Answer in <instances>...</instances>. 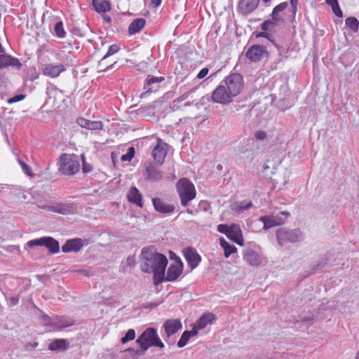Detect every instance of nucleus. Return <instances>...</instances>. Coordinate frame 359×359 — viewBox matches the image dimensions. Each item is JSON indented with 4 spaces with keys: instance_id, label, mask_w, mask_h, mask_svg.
Here are the masks:
<instances>
[{
    "instance_id": "f8f14e48",
    "label": "nucleus",
    "mask_w": 359,
    "mask_h": 359,
    "mask_svg": "<svg viewBox=\"0 0 359 359\" xmlns=\"http://www.w3.org/2000/svg\"><path fill=\"white\" fill-rule=\"evenodd\" d=\"M183 264L180 259L174 260L168 266L166 274H165L163 280L174 281L182 273Z\"/></svg>"
},
{
    "instance_id": "72a5a7b5",
    "label": "nucleus",
    "mask_w": 359,
    "mask_h": 359,
    "mask_svg": "<svg viewBox=\"0 0 359 359\" xmlns=\"http://www.w3.org/2000/svg\"><path fill=\"white\" fill-rule=\"evenodd\" d=\"M346 27L351 32H357L359 29V21L355 17H348L345 20Z\"/></svg>"
},
{
    "instance_id": "79ce46f5",
    "label": "nucleus",
    "mask_w": 359,
    "mask_h": 359,
    "mask_svg": "<svg viewBox=\"0 0 359 359\" xmlns=\"http://www.w3.org/2000/svg\"><path fill=\"white\" fill-rule=\"evenodd\" d=\"M135 155V149L133 147H129L127 153L122 155L121 159L123 162L130 161Z\"/></svg>"
},
{
    "instance_id": "ddd939ff",
    "label": "nucleus",
    "mask_w": 359,
    "mask_h": 359,
    "mask_svg": "<svg viewBox=\"0 0 359 359\" xmlns=\"http://www.w3.org/2000/svg\"><path fill=\"white\" fill-rule=\"evenodd\" d=\"M268 52L265 47L261 45H253L246 51L245 55L252 62H257L266 57Z\"/></svg>"
},
{
    "instance_id": "58836bf2",
    "label": "nucleus",
    "mask_w": 359,
    "mask_h": 359,
    "mask_svg": "<svg viewBox=\"0 0 359 359\" xmlns=\"http://www.w3.org/2000/svg\"><path fill=\"white\" fill-rule=\"evenodd\" d=\"M54 32L55 35L60 39L65 38L66 36V32L63 27V23L62 21L57 22L54 27Z\"/></svg>"
},
{
    "instance_id": "ea45409f",
    "label": "nucleus",
    "mask_w": 359,
    "mask_h": 359,
    "mask_svg": "<svg viewBox=\"0 0 359 359\" xmlns=\"http://www.w3.org/2000/svg\"><path fill=\"white\" fill-rule=\"evenodd\" d=\"M189 334V332H188L187 330L184 331L182 333L180 340L177 342V346L179 348L184 347L187 344V343L190 339Z\"/></svg>"
},
{
    "instance_id": "603ef678",
    "label": "nucleus",
    "mask_w": 359,
    "mask_h": 359,
    "mask_svg": "<svg viewBox=\"0 0 359 359\" xmlns=\"http://www.w3.org/2000/svg\"><path fill=\"white\" fill-rule=\"evenodd\" d=\"M298 2L299 0H290V4L292 6V12L294 15H295L297 11Z\"/></svg>"
},
{
    "instance_id": "5701e85b",
    "label": "nucleus",
    "mask_w": 359,
    "mask_h": 359,
    "mask_svg": "<svg viewBox=\"0 0 359 359\" xmlns=\"http://www.w3.org/2000/svg\"><path fill=\"white\" fill-rule=\"evenodd\" d=\"M77 123L81 127L90 130H102L103 128V123L102 121H90L82 117L77 119Z\"/></svg>"
},
{
    "instance_id": "20e7f679",
    "label": "nucleus",
    "mask_w": 359,
    "mask_h": 359,
    "mask_svg": "<svg viewBox=\"0 0 359 359\" xmlns=\"http://www.w3.org/2000/svg\"><path fill=\"white\" fill-rule=\"evenodd\" d=\"M59 171L65 175H74L80 170L78 156L75 154H62L58 161Z\"/></svg>"
},
{
    "instance_id": "f3484780",
    "label": "nucleus",
    "mask_w": 359,
    "mask_h": 359,
    "mask_svg": "<svg viewBox=\"0 0 359 359\" xmlns=\"http://www.w3.org/2000/svg\"><path fill=\"white\" fill-rule=\"evenodd\" d=\"M227 238L238 244L243 246L244 245V239L243 237L242 231L238 224H232L229 229Z\"/></svg>"
},
{
    "instance_id": "2eb2a0df",
    "label": "nucleus",
    "mask_w": 359,
    "mask_h": 359,
    "mask_svg": "<svg viewBox=\"0 0 359 359\" xmlns=\"http://www.w3.org/2000/svg\"><path fill=\"white\" fill-rule=\"evenodd\" d=\"M66 70L65 65L62 63H48L42 67V72L45 76L56 78Z\"/></svg>"
},
{
    "instance_id": "6e6552de",
    "label": "nucleus",
    "mask_w": 359,
    "mask_h": 359,
    "mask_svg": "<svg viewBox=\"0 0 359 359\" xmlns=\"http://www.w3.org/2000/svg\"><path fill=\"white\" fill-rule=\"evenodd\" d=\"M182 328V324L180 319H168L165 320L162 326L165 335L163 334V339L169 345L173 342L170 341V337Z\"/></svg>"
},
{
    "instance_id": "c03bdc74",
    "label": "nucleus",
    "mask_w": 359,
    "mask_h": 359,
    "mask_svg": "<svg viewBox=\"0 0 359 359\" xmlns=\"http://www.w3.org/2000/svg\"><path fill=\"white\" fill-rule=\"evenodd\" d=\"M18 161L19 164L21 165V168L23 170V172L28 176H32L33 174L31 172L30 168L28 166L27 164H26L24 161L20 160V158L18 159Z\"/></svg>"
},
{
    "instance_id": "37998d69",
    "label": "nucleus",
    "mask_w": 359,
    "mask_h": 359,
    "mask_svg": "<svg viewBox=\"0 0 359 359\" xmlns=\"http://www.w3.org/2000/svg\"><path fill=\"white\" fill-rule=\"evenodd\" d=\"M275 22L270 20H265L261 25L262 29L264 32L272 30L276 25Z\"/></svg>"
},
{
    "instance_id": "f704fd0d",
    "label": "nucleus",
    "mask_w": 359,
    "mask_h": 359,
    "mask_svg": "<svg viewBox=\"0 0 359 359\" xmlns=\"http://www.w3.org/2000/svg\"><path fill=\"white\" fill-rule=\"evenodd\" d=\"M325 2L332 7L333 13L339 18H341L343 13L339 8L338 0H325Z\"/></svg>"
},
{
    "instance_id": "b1692460",
    "label": "nucleus",
    "mask_w": 359,
    "mask_h": 359,
    "mask_svg": "<svg viewBox=\"0 0 359 359\" xmlns=\"http://www.w3.org/2000/svg\"><path fill=\"white\" fill-rule=\"evenodd\" d=\"M127 198L130 203L135 204L140 208H142V196L140 191L135 187H132L130 189L129 192L127 194Z\"/></svg>"
},
{
    "instance_id": "cd10ccee",
    "label": "nucleus",
    "mask_w": 359,
    "mask_h": 359,
    "mask_svg": "<svg viewBox=\"0 0 359 359\" xmlns=\"http://www.w3.org/2000/svg\"><path fill=\"white\" fill-rule=\"evenodd\" d=\"M147 178L151 181L157 182L163 179V174L154 166L149 165L146 168Z\"/></svg>"
},
{
    "instance_id": "a211bd4d",
    "label": "nucleus",
    "mask_w": 359,
    "mask_h": 359,
    "mask_svg": "<svg viewBox=\"0 0 359 359\" xmlns=\"http://www.w3.org/2000/svg\"><path fill=\"white\" fill-rule=\"evenodd\" d=\"M152 204L156 211L162 214H170L174 212L175 206L164 202L161 198H152Z\"/></svg>"
},
{
    "instance_id": "a878e982",
    "label": "nucleus",
    "mask_w": 359,
    "mask_h": 359,
    "mask_svg": "<svg viewBox=\"0 0 359 359\" xmlns=\"http://www.w3.org/2000/svg\"><path fill=\"white\" fill-rule=\"evenodd\" d=\"M260 221L264 224V229L265 230L283 223V221L280 217L273 215L263 216L260 217Z\"/></svg>"
},
{
    "instance_id": "c85d7f7f",
    "label": "nucleus",
    "mask_w": 359,
    "mask_h": 359,
    "mask_svg": "<svg viewBox=\"0 0 359 359\" xmlns=\"http://www.w3.org/2000/svg\"><path fill=\"white\" fill-rule=\"evenodd\" d=\"M92 4L95 11L99 13H105L111 10V4L106 0H93Z\"/></svg>"
},
{
    "instance_id": "a18cd8bd",
    "label": "nucleus",
    "mask_w": 359,
    "mask_h": 359,
    "mask_svg": "<svg viewBox=\"0 0 359 359\" xmlns=\"http://www.w3.org/2000/svg\"><path fill=\"white\" fill-rule=\"evenodd\" d=\"M231 225L229 226L227 224H221L217 226V231L221 233L225 234L226 236H228V233H229Z\"/></svg>"
},
{
    "instance_id": "5fc2aeb1",
    "label": "nucleus",
    "mask_w": 359,
    "mask_h": 359,
    "mask_svg": "<svg viewBox=\"0 0 359 359\" xmlns=\"http://www.w3.org/2000/svg\"><path fill=\"white\" fill-rule=\"evenodd\" d=\"M271 18L272 20L271 21L275 22L276 24H278V22L283 20V19L278 15V13H274L273 10L271 13Z\"/></svg>"
},
{
    "instance_id": "1a4fd4ad",
    "label": "nucleus",
    "mask_w": 359,
    "mask_h": 359,
    "mask_svg": "<svg viewBox=\"0 0 359 359\" xmlns=\"http://www.w3.org/2000/svg\"><path fill=\"white\" fill-rule=\"evenodd\" d=\"M47 98L45 104H50L51 107H56L57 104L64 101V95L60 89L52 83H48L46 88Z\"/></svg>"
},
{
    "instance_id": "393cba45",
    "label": "nucleus",
    "mask_w": 359,
    "mask_h": 359,
    "mask_svg": "<svg viewBox=\"0 0 359 359\" xmlns=\"http://www.w3.org/2000/svg\"><path fill=\"white\" fill-rule=\"evenodd\" d=\"M163 79H164L163 77H156V76H151L150 78H147L145 81V84H144L145 91H144L143 93H141L140 97L141 98L147 97L154 91L153 87L151 86L155 83H159Z\"/></svg>"
},
{
    "instance_id": "473e14b6",
    "label": "nucleus",
    "mask_w": 359,
    "mask_h": 359,
    "mask_svg": "<svg viewBox=\"0 0 359 359\" xmlns=\"http://www.w3.org/2000/svg\"><path fill=\"white\" fill-rule=\"evenodd\" d=\"M219 243L224 251V257L226 258L237 250L236 246L230 245L224 238H220Z\"/></svg>"
},
{
    "instance_id": "4d7b16f0",
    "label": "nucleus",
    "mask_w": 359,
    "mask_h": 359,
    "mask_svg": "<svg viewBox=\"0 0 359 359\" xmlns=\"http://www.w3.org/2000/svg\"><path fill=\"white\" fill-rule=\"evenodd\" d=\"M199 330H198V326L196 324H194L191 330L188 331V332H189V336L190 337V338L191 337H194V336L197 335Z\"/></svg>"
},
{
    "instance_id": "052dcab7",
    "label": "nucleus",
    "mask_w": 359,
    "mask_h": 359,
    "mask_svg": "<svg viewBox=\"0 0 359 359\" xmlns=\"http://www.w3.org/2000/svg\"><path fill=\"white\" fill-rule=\"evenodd\" d=\"M186 212L188 214H189V215H197L199 212V210L198 208H196L195 210H193V209H191V208H187Z\"/></svg>"
},
{
    "instance_id": "8fccbe9b",
    "label": "nucleus",
    "mask_w": 359,
    "mask_h": 359,
    "mask_svg": "<svg viewBox=\"0 0 359 359\" xmlns=\"http://www.w3.org/2000/svg\"><path fill=\"white\" fill-rule=\"evenodd\" d=\"M255 137L257 140H264L266 138V133L264 131L259 130L255 133Z\"/></svg>"
},
{
    "instance_id": "864d4df0",
    "label": "nucleus",
    "mask_w": 359,
    "mask_h": 359,
    "mask_svg": "<svg viewBox=\"0 0 359 359\" xmlns=\"http://www.w3.org/2000/svg\"><path fill=\"white\" fill-rule=\"evenodd\" d=\"M312 320H313V318L311 316H309L308 318H306V317L305 318H302L298 320L297 321L303 323H305L306 326L309 327V326H310L311 325Z\"/></svg>"
},
{
    "instance_id": "e433bc0d",
    "label": "nucleus",
    "mask_w": 359,
    "mask_h": 359,
    "mask_svg": "<svg viewBox=\"0 0 359 359\" xmlns=\"http://www.w3.org/2000/svg\"><path fill=\"white\" fill-rule=\"evenodd\" d=\"M240 154H241V158L243 160H245L248 162L252 161V160L254 158L255 154L252 149H245L243 147H240L239 149Z\"/></svg>"
},
{
    "instance_id": "774afa93",
    "label": "nucleus",
    "mask_w": 359,
    "mask_h": 359,
    "mask_svg": "<svg viewBox=\"0 0 359 359\" xmlns=\"http://www.w3.org/2000/svg\"><path fill=\"white\" fill-rule=\"evenodd\" d=\"M355 359H359V351H358V353H356Z\"/></svg>"
},
{
    "instance_id": "0e129e2a",
    "label": "nucleus",
    "mask_w": 359,
    "mask_h": 359,
    "mask_svg": "<svg viewBox=\"0 0 359 359\" xmlns=\"http://www.w3.org/2000/svg\"><path fill=\"white\" fill-rule=\"evenodd\" d=\"M126 351L127 352H130V353H137V351H136L134 348H128L126 350Z\"/></svg>"
},
{
    "instance_id": "69168bd1",
    "label": "nucleus",
    "mask_w": 359,
    "mask_h": 359,
    "mask_svg": "<svg viewBox=\"0 0 359 359\" xmlns=\"http://www.w3.org/2000/svg\"><path fill=\"white\" fill-rule=\"evenodd\" d=\"M104 20L108 23H110L111 22V18L108 15L104 16Z\"/></svg>"
},
{
    "instance_id": "13d9d810",
    "label": "nucleus",
    "mask_w": 359,
    "mask_h": 359,
    "mask_svg": "<svg viewBox=\"0 0 359 359\" xmlns=\"http://www.w3.org/2000/svg\"><path fill=\"white\" fill-rule=\"evenodd\" d=\"M135 264V257L134 256H129L126 260V264L129 266H133Z\"/></svg>"
},
{
    "instance_id": "338daca9",
    "label": "nucleus",
    "mask_w": 359,
    "mask_h": 359,
    "mask_svg": "<svg viewBox=\"0 0 359 359\" xmlns=\"http://www.w3.org/2000/svg\"><path fill=\"white\" fill-rule=\"evenodd\" d=\"M38 78H39V74L36 72H35L34 74H33L32 76V80L36 79Z\"/></svg>"
},
{
    "instance_id": "423d86ee",
    "label": "nucleus",
    "mask_w": 359,
    "mask_h": 359,
    "mask_svg": "<svg viewBox=\"0 0 359 359\" xmlns=\"http://www.w3.org/2000/svg\"><path fill=\"white\" fill-rule=\"evenodd\" d=\"M276 238L279 245H284L287 243H296L303 239V233L299 229L287 230L280 229L276 232Z\"/></svg>"
},
{
    "instance_id": "6e6d98bb",
    "label": "nucleus",
    "mask_w": 359,
    "mask_h": 359,
    "mask_svg": "<svg viewBox=\"0 0 359 359\" xmlns=\"http://www.w3.org/2000/svg\"><path fill=\"white\" fill-rule=\"evenodd\" d=\"M82 170L84 173H88L93 170V167L90 164L83 162Z\"/></svg>"
},
{
    "instance_id": "2f4dec72",
    "label": "nucleus",
    "mask_w": 359,
    "mask_h": 359,
    "mask_svg": "<svg viewBox=\"0 0 359 359\" xmlns=\"http://www.w3.org/2000/svg\"><path fill=\"white\" fill-rule=\"evenodd\" d=\"M67 343L64 339H54L48 344V349L50 351H65L67 348Z\"/></svg>"
},
{
    "instance_id": "39448f33",
    "label": "nucleus",
    "mask_w": 359,
    "mask_h": 359,
    "mask_svg": "<svg viewBox=\"0 0 359 359\" xmlns=\"http://www.w3.org/2000/svg\"><path fill=\"white\" fill-rule=\"evenodd\" d=\"M244 261L252 266H259L266 262L261 248L257 245L248 247L243 252Z\"/></svg>"
},
{
    "instance_id": "4be33fe9",
    "label": "nucleus",
    "mask_w": 359,
    "mask_h": 359,
    "mask_svg": "<svg viewBox=\"0 0 359 359\" xmlns=\"http://www.w3.org/2000/svg\"><path fill=\"white\" fill-rule=\"evenodd\" d=\"M185 259L191 269L196 268L200 263L201 256L194 249H187L184 251Z\"/></svg>"
},
{
    "instance_id": "680f3d73",
    "label": "nucleus",
    "mask_w": 359,
    "mask_h": 359,
    "mask_svg": "<svg viewBox=\"0 0 359 359\" xmlns=\"http://www.w3.org/2000/svg\"><path fill=\"white\" fill-rule=\"evenodd\" d=\"M151 4L153 7L156 8L161 4V0H151Z\"/></svg>"
},
{
    "instance_id": "4c0bfd02",
    "label": "nucleus",
    "mask_w": 359,
    "mask_h": 359,
    "mask_svg": "<svg viewBox=\"0 0 359 359\" xmlns=\"http://www.w3.org/2000/svg\"><path fill=\"white\" fill-rule=\"evenodd\" d=\"M120 50V47L117 44H112L111 46H109V48H108V50L107 52V53L103 56V57L102 58V60L100 61L99 62V66H101L102 65V62L107 59V57H109V56L118 53Z\"/></svg>"
},
{
    "instance_id": "9b49d317",
    "label": "nucleus",
    "mask_w": 359,
    "mask_h": 359,
    "mask_svg": "<svg viewBox=\"0 0 359 359\" xmlns=\"http://www.w3.org/2000/svg\"><path fill=\"white\" fill-rule=\"evenodd\" d=\"M212 100L214 102L224 104L231 102L233 97L228 93L226 86L221 84L212 92Z\"/></svg>"
},
{
    "instance_id": "7c9ffc66",
    "label": "nucleus",
    "mask_w": 359,
    "mask_h": 359,
    "mask_svg": "<svg viewBox=\"0 0 359 359\" xmlns=\"http://www.w3.org/2000/svg\"><path fill=\"white\" fill-rule=\"evenodd\" d=\"M45 247L51 254H56L60 251V244L57 241L50 236H46Z\"/></svg>"
},
{
    "instance_id": "3c124183",
    "label": "nucleus",
    "mask_w": 359,
    "mask_h": 359,
    "mask_svg": "<svg viewBox=\"0 0 359 359\" xmlns=\"http://www.w3.org/2000/svg\"><path fill=\"white\" fill-rule=\"evenodd\" d=\"M209 72V69L207 67L203 68L197 74V78L199 79H203Z\"/></svg>"
},
{
    "instance_id": "412c9836",
    "label": "nucleus",
    "mask_w": 359,
    "mask_h": 359,
    "mask_svg": "<svg viewBox=\"0 0 359 359\" xmlns=\"http://www.w3.org/2000/svg\"><path fill=\"white\" fill-rule=\"evenodd\" d=\"M259 2V0H241L238 9L243 15H248L256 9Z\"/></svg>"
},
{
    "instance_id": "09e8293b",
    "label": "nucleus",
    "mask_w": 359,
    "mask_h": 359,
    "mask_svg": "<svg viewBox=\"0 0 359 359\" xmlns=\"http://www.w3.org/2000/svg\"><path fill=\"white\" fill-rule=\"evenodd\" d=\"M287 6V2H282L273 8L274 13L283 11Z\"/></svg>"
},
{
    "instance_id": "4468645a",
    "label": "nucleus",
    "mask_w": 359,
    "mask_h": 359,
    "mask_svg": "<svg viewBox=\"0 0 359 359\" xmlns=\"http://www.w3.org/2000/svg\"><path fill=\"white\" fill-rule=\"evenodd\" d=\"M46 210L61 215L74 214L76 209L73 203H59L46 207Z\"/></svg>"
},
{
    "instance_id": "dca6fc26",
    "label": "nucleus",
    "mask_w": 359,
    "mask_h": 359,
    "mask_svg": "<svg viewBox=\"0 0 359 359\" xmlns=\"http://www.w3.org/2000/svg\"><path fill=\"white\" fill-rule=\"evenodd\" d=\"M43 325L50 327V330H58L69 326L71 324L65 323L61 318H50L47 315H43Z\"/></svg>"
},
{
    "instance_id": "49530a36",
    "label": "nucleus",
    "mask_w": 359,
    "mask_h": 359,
    "mask_svg": "<svg viewBox=\"0 0 359 359\" xmlns=\"http://www.w3.org/2000/svg\"><path fill=\"white\" fill-rule=\"evenodd\" d=\"M7 304L9 306H14L19 302V298L17 296L6 297Z\"/></svg>"
},
{
    "instance_id": "bb28decb",
    "label": "nucleus",
    "mask_w": 359,
    "mask_h": 359,
    "mask_svg": "<svg viewBox=\"0 0 359 359\" xmlns=\"http://www.w3.org/2000/svg\"><path fill=\"white\" fill-rule=\"evenodd\" d=\"M216 318L212 313H205L195 323L198 326V330H203L208 325L212 324Z\"/></svg>"
},
{
    "instance_id": "aec40b11",
    "label": "nucleus",
    "mask_w": 359,
    "mask_h": 359,
    "mask_svg": "<svg viewBox=\"0 0 359 359\" xmlns=\"http://www.w3.org/2000/svg\"><path fill=\"white\" fill-rule=\"evenodd\" d=\"M10 66L19 69L21 68L22 64L15 57L6 54H0V69H5Z\"/></svg>"
},
{
    "instance_id": "e2e57ef3",
    "label": "nucleus",
    "mask_w": 359,
    "mask_h": 359,
    "mask_svg": "<svg viewBox=\"0 0 359 359\" xmlns=\"http://www.w3.org/2000/svg\"><path fill=\"white\" fill-rule=\"evenodd\" d=\"M257 37H264V38H266V39H269V34L265 32H259L258 33L257 35H256Z\"/></svg>"
},
{
    "instance_id": "6ab92c4d",
    "label": "nucleus",
    "mask_w": 359,
    "mask_h": 359,
    "mask_svg": "<svg viewBox=\"0 0 359 359\" xmlns=\"http://www.w3.org/2000/svg\"><path fill=\"white\" fill-rule=\"evenodd\" d=\"M83 245V241L81 238L69 239L62 246V251L65 253L79 252Z\"/></svg>"
},
{
    "instance_id": "de8ad7c7",
    "label": "nucleus",
    "mask_w": 359,
    "mask_h": 359,
    "mask_svg": "<svg viewBox=\"0 0 359 359\" xmlns=\"http://www.w3.org/2000/svg\"><path fill=\"white\" fill-rule=\"evenodd\" d=\"M25 97V95H22V94L16 95L9 99H8L7 102L8 104H13V103H15V102H17L24 100Z\"/></svg>"
},
{
    "instance_id": "c756f323",
    "label": "nucleus",
    "mask_w": 359,
    "mask_h": 359,
    "mask_svg": "<svg viewBox=\"0 0 359 359\" xmlns=\"http://www.w3.org/2000/svg\"><path fill=\"white\" fill-rule=\"evenodd\" d=\"M146 20L144 18L134 20L128 27V33L130 35L140 32L145 26Z\"/></svg>"
},
{
    "instance_id": "0eeeda50",
    "label": "nucleus",
    "mask_w": 359,
    "mask_h": 359,
    "mask_svg": "<svg viewBox=\"0 0 359 359\" xmlns=\"http://www.w3.org/2000/svg\"><path fill=\"white\" fill-rule=\"evenodd\" d=\"M224 83L228 93L233 98L241 93L243 86V79L240 74L234 73L226 77Z\"/></svg>"
},
{
    "instance_id": "a19ab883",
    "label": "nucleus",
    "mask_w": 359,
    "mask_h": 359,
    "mask_svg": "<svg viewBox=\"0 0 359 359\" xmlns=\"http://www.w3.org/2000/svg\"><path fill=\"white\" fill-rule=\"evenodd\" d=\"M135 337V332L133 329H130L126 332V335L121 338V341L122 344H126L129 341L133 340Z\"/></svg>"
},
{
    "instance_id": "c9c22d12",
    "label": "nucleus",
    "mask_w": 359,
    "mask_h": 359,
    "mask_svg": "<svg viewBox=\"0 0 359 359\" xmlns=\"http://www.w3.org/2000/svg\"><path fill=\"white\" fill-rule=\"evenodd\" d=\"M46 238V236H43V237H41L39 238L29 241L26 243V245L25 246V249L26 250L27 247H28V248H34L35 246H44L45 247Z\"/></svg>"
},
{
    "instance_id": "9d476101",
    "label": "nucleus",
    "mask_w": 359,
    "mask_h": 359,
    "mask_svg": "<svg viewBox=\"0 0 359 359\" xmlns=\"http://www.w3.org/2000/svg\"><path fill=\"white\" fill-rule=\"evenodd\" d=\"M168 145L160 138L157 139V144L154 146L151 154L154 161L157 165H162L168 153Z\"/></svg>"
},
{
    "instance_id": "f03ea898",
    "label": "nucleus",
    "mask_w": 359,
    "mask_h": 359,
    "mask_svg": "<svg viewBox=\"0 0 359 359\" xmlns=\"http://www.w3.org/2000/svg\"><path fill=\"white\" fill-rule=\"evenodd\" d=\"M136 343L142 353H144L151 346L164 348V344L161 341L156 330L153 327L147 328L136 339Z\"/></svg>"
},
{
    "instance_id": "7ed1b4c3",
    "label": "nucleus",
    "mask_w": 359,
    "mask_h": 359,
    "mask_svg": "<svg viewBox=\"0 0 359 359\" xmlns=\"http://www.w3.org/2000/svg\"><path fill=\"white\" fill-rule=\"evenodd\" d=\"M176 189L182 206L196 198V191L194 184L187 178H181L176 184Z\"/></svg>"
},
{
    "instance_id": "f257e3e1",
    "label": "nucleus",
    "mask_w": 359,
    "mask_h": 359,
    "mask_svg": "<svg viewBox=\"0 0 359 359\" xmlns=\"http://www.w3.org/2000/svg\"><path fill=\"white\" fill-rule=\"evenodd\" d=\"M140 259V269L142 272L152 273L156 283L163 281L168 264V259L165 255L154 252L151 248H143Z\"/></svg>"
},
{
    "instance_id": "bf43d9fd",
    "label": "nucleus",
    "mask_w": 359,
    "mask_h": 359,
    "mask_svg": "<svg viewBox=\"0 0 359 359\" xmlns=\"http://www.w3.org/2000/svg\"><path fill=\"white\" fill-rule=\"evenodd\" d=\"M8 250L10 252H18L19 253L20 252V247L18 246V245H11V246H8Z\"/></svg>"
}]
</instances>
